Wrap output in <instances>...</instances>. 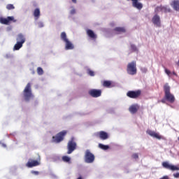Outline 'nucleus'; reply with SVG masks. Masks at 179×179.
Masks as SVG:
<instances>
[{
  "label": "nucleus",
  "instance_id": "nucleus-39",
  "mask_svg": "<svg viewBox=\"0 0 179 179\" xmlns=\"http://www.w3.org/2000/svg\"><path fill=\"white\" fill-rule=\"evenodd\" d=\"M133 159H138L139 156L138 154L135 153L132 155Z\"/></svg>",
  "mask_w": 179,
  "mask_h": 179
},
{
  "label": "nucleus",
  "instance_id": "nucleus-28",
  "mask_svg": "<svg viewBox=\"0 0 179 179\" xmlns=\"http://www.w3.org/2000/svg\"><path fill=\"white\" fill-rule=\"evenodd\" d=\"M62 159L65 163H69V162H71V157L68 156H63Z\"/></svg>",
  "mask_w": 179,
  "mask_h": 179
},
{
  "label": "nucleus",
  "instance_id": "nucleus-30",
  "mask_svg": "<svg viewBox=\"0 0 179 179\" xmlns=\"http://www.w3.org/2000/svg\"><path fill=\"white\" fill-rule=\"evenodd\" d=\"M6 9H8V10H12V9H15V6H13V4H8Z\"/></svg>",
  "mask_w": 179,
  "mask_h": 179
},
{
  "label": "nucleus",
  "instance_id": "nucleus-25",
  "mask_svg": "<svg viewBox=\"0 0 179 179\" xmlns=\"http://www.w3.org/2000/svg\"><path fill=\"white\" fill-rule=\"evenodd\" d=\"M98 147L99 148V149H101L102 150H108V149H110V146L101 143H99L98 145Z\"/></svg>",
  "mask_w": 179,
  "mask_h": 179
},
{
  "label": "nucleus",
  "instance_id": "nucleus-23",
  "mask_svg": "<svg viewBox=\"0 0 179 179\" xmlns=\"http://www.w3.org/2000/svg\"><path fill=\"white\" fill-rule=\"evenodd\" d=\"M164 71H165V73H166V75L171 78V75H174V76H177V73L174 71H173L171 73V71H170V70L167 69L166 68H164Z\"/></svg>",
  "mask_w": 179,
  "mask_h": 179
},
{
  "label": "nucleus",
  "instance_id": "nucleus-43",
  "mask_svg": "<svg viewBox=\"0 0 179 179\" xmlns=\"http://www.w3.org/2000/svg\"><path fill=\"white\" fill-rule=\"evenodd\" d=\"M114 86H115V83H113V87H114Z\"/></svg>",
  "mask_w": 179,
  "mask_h": 179
},
{
  "label": "nucleus",
  "instance_id": "nucleus-12",
  "mask_svg": "<svg viewBox=\"0 0 179 179\" xmlns=\"http://www.w3.org/2000/svg\"><path fill=\"white\" fill-rule=\"evenodd\" d=\"M96 136H98L99 139H101V141H106V139H108V134L104 131L97 132Z\"/></svg>",
  "mask_w": 179,
  "mask_h": 179
},
{
  "label": "nucleus",
  "instance_id": "nucleus-27",
  "mask_svg": "<svg viewBox=\"0 0 179 179\" xmlns=\"http://www.w3.org/2000/svg\"><path fill=\"white\" fill-rule=\"evenodd\" d=\"M60 37H61V39L64 41V43L66 41H68L69 40L68 38L66 37V33L65 32H62Z\"/></svg>",
  "mask_w": 179,
  "mask_h": 179
},
{
  "label": "nucleus",
  "instance_id": "nucleus-16",
  "mask_svg": "<svg viewBox=\"0 0 179 179\" xmlns=\"http://www.w3.org/2000/svg\"><path fill=\"white\" fill-rule=\"evenodd\" d=\"M171 6L173 8V10H176V12H179V0H173Z\"/></svg>",
  "mask_w": 179,
  "mask_h": 179
},
{
  "label": "nucleus",
  "instance_id": "nucleus-13",
  "mask_svg": "<svg viewBox=\"0 0 179 179\" xmlns=\"http://www.w3.org/2000/svg\"><path fill=\"white\" fill-rule=\"evenodd\" d=\"M139 1L141 0H132L133 8L138 9V10H142V8H143V4L139 2Z\"/></svg>",
  "mask_w": 179,
  "mask_h": 179
},
{
  "label": "nucleus",
  "instance_id": "nucleus-5",
  "mask_svg": "<svg viewBox=\"0 0 179 179\" xmlns=\"http://www.w3.org/2000/svg\"><path fill=\"white\" fill-rule=\"evenodd\" d=\"M96 159V157L90 150H86L85 156H84V160L85 163L87 164H92L94 162V160Z\"/></svg>",
  "mask_w": 179,
  "mask_h": 179
},
{
  "label": "nucleus",
  "instance_id": "nucleus-17",
  "mask_svg": "<svg viewBox=\"0 0 179 179\" xmlns=\"http://www.w3.org/2000/svg\"><path fill=\"white\" fill-rule=\"evenodd\" d=\"M87 35L90 38H92V40H96L97 38V35L94 34V31L92 29H87Z\"/></svg>",
  "mask_w": 179,
  "mask_h": 179
},
{
  "label": "nucleus",
  "instance_id": "nucleus-34",
  "mask_svg": "<svg viewBox=\"0 0 179 179\" xmlns=\"http://www.w3.org/2000/svg\"><path fill=\"white\" fill-rule=\"evenodd\" d=\"M160 10H163V7L162 6H158L155 9V12H160Z\"/></svg>",
  "mask_w": 179,
  "mask_h": 179
},
{
  "label": "nucleus",
  "instance_id": "nucleus-26",
  "mask_svg": "<svg viewBox=\"0 0 179 179\" xmlns=\"http://www.w3.org/2000/svg\"><path fill=\"white\" fill-rule=\"evenodd\" d=\"M102 86H103V87H110V86H111V81H108V80L103 81Z\"/></svg>",
  "mask_w": 179,
  "mask_h": 179
},
{
  "label": "nucleus",
  "instance_id": "nucleus-36",
  "mask_svg": "<svg viewBox=\"0 0 179 179\" xmlns=\"http://www.w3.org/2000/svg\"><path fill=\"white\" fill-rule=\"evenodd\" d=\"M38 27L39 28L44 27V24L41 22H38Z\"/></svg>",
  "mask_w": 179,
  "mask_h": 179
},
{
  "label": "nucleus",
  "instance_id": "nucleus-14",
  "mask_svg": "<svg viewBox=\"0 0 179 179\" xmlns=\"http://www.w3.org/2000/svg\"><path fill=\"white\" fill-rule=\"evenodd\" d=\"M152 23L156 26V27H160L161 22H160V17L156 14L152 17Z\"/></svg>",
  "mask_w": 179,
  "mask_h": 179
},
{
  "label": "nucleus",
  "instance_id": "nucleus-42",
  "mask_svg": "<svg viewBox=\"0 0 179 179\" xmlns=\"http://www.w3.org/2000/svg\"><path fill=\"white\" fill-rule=\"evenodd\" d=\"M71 1L73 2V3H76L78 2V0H71Z\"/></svg>",
  "mask_w": 179,
  "mask_h": 179
},
{
  "label": "nucleus",
  "instance_id": "nucleus-41",
  "mask_svg": "<svg viewBox=\"0 0 179 179\" xmlns=\"http://www.w3.org/2000/svg\"><path fill=\"white\" fill-rule=\"evenodd\" d=\"M159 179H169V176H163L162 178H160Z\"/></svg>",
  "mask_w": 179,
  "mask_h": 179
},
{
  "label": "nucleus",
  "instance_id": "nucleus-22",
  "mask_svg": "<svg viewBox=\"0 0 179 179\" xmlns=\"http://www.w3.org/2000/svg\"><path fill=\"white\" fill-rule=\"evenodd\" d=\"M114 31L117 33V34H121V33H125V28L124 27H116L114 29Z\"/></svg>",
  "mask_w": 179,
  "mask_h": 179
},
{
  "label": "nucleus",
  "instance_id": "nucleus-15",
  "mask_svg": "<svg viewBox=\"0 0 179 179\" xmlns=\"http://www.w3.org/2000/svg\"><path fill=\"white\" fill-rule=\"evenodd\" d=\"M138 110H139V106L138 104H133L129 108V111L131 114H136Z\"/></svg>",
  "mask_w": 179,
  "mask_h": 179
},
{
  "label": "nucleus",
  "instance_id": "nucleus-7",
  "mask_svg": "<svg viewBox=\"0 0 179 179\" xmlns=\"http://www.w3.org/2000/svg\"><path fill=\"white\" fill-rule=\"evenodd\" d=\"M162 164V167L166 170H170L171 171H179V166L178 165H173L172 164H170L169 162H164Z\"/></svg>",
  "mask_w": 179,
  "mask_h": 179
},
{
  "label": "nucleus",
  "instance_id": "nucleus-29",
  "mask_svg": "<svg viewBox=\"0 0 179 179\" xmlns=\"http://www.w3.org/2000/svg\"><path fill=\"white\" fill-rule=\"evenodd\" d=\"M37 73H38V75H43V73H44V71L43 70V69L41 67L37 68Z\"/></svg>",
  "mask_w": 179,
  "mask_h": 179
},
{
  "label": "nucleus",
  "instance_id": "nucleus-35",
  "mask_svg": "<svg viewBox=\"0 0 179 179\" xmlns=\"http://www.w3.org/2000/svg\"><path fill=\"white\" fill-rule=\"evenodd\" d=\"M31 174H34V176H38L40 174V172L37 171H31Z\"/></svg>",
  "mask_w": 179,
  "mask_h": 179
},
{
  "label": "nucleus",
  "instance_id": "nucleus-3",
  "mask_svg": "<svg viewBox=\"0 0 179 179\" xmlns=\"http://www.w3.org/2000/svg\"><path fill=\"white\" fill-rule=\"evenodd\" d=\"M77 146L78 145L76 144L75 138L72 137L67 143V155H71V153L76 150Z\"/></svg>",
  "mask_w": 179,
  "mask_h": 179
},
{
  "label": "nucleus",
  "instance_id": "nucleus-21",
  "mask_svg": "<svg viewBox=\"0 0 179 179\" xmlns=\"http://www.w3.org/2000/svg\"><path fill=\"white\" fill-rule=\"evenodd\" d=\"M34 16L35 17V20H38L41 16L40 8H36L34 10Z\"/></svg>",
  "mask_w": 179,
  "mask_h": 179
},
{
  "label": "nucleus",
  "instance_id": "nucleus-19",
  "mask_svg": "<svg viewBox=\"0 0 179 179\" xmlns=\"http://www.w3.org/2000/svg\"><path fill=\"white\" fill-rule=\"evenodd\" d=\"M16 40L17 42L22 43V44H24L26 42V38H24V36L22 34H18Z\"/></svg>",
  "mask_w": 179,
  "mask_h": 179
},
{
  "label": "nucleus",
  "instance_id": "nucleus-44",
  "mask_svg": "<svg viewBox=\"0 0 179 179\" xmlns=\"http://www.w3.org/2000/svg\"><path fill=\"white\" fill-rule=\"evenodd\" d=\"M127 1H131V0H127Z\"/></svg>",
  "mask_w": 179,
  "mask_h": 179
},
{
  "label": "nucleus",
  "instance_id": "nucleus-1",
  "mask_svg": "<svg viewBox=\"0 0 179 179\" xmlns=\"http://www.w3.org/2000/svg\"><path fill=\"white\" fill-rule=\"evenodd\" d=\"M23 96L25 101H30L31 99H34V95L31 92V84L29 83L23 90Z\"/></svg>",
  "mask_w": 179,
  "mask_h": 179
},
{
  "label": "nucleus",
  "instance_id": "nucleus-31",
  "mask_svg": "<svg viewBox=\"0 0 179 179\" xmlns=\"http://www.w3.org/2000/svg\"><path fill=\"white\" fill-rule=\"evenodd\" d=\"M87 73H88V75H90V76H94V71H93L90 69L87 70Z\"/></svg>",
  "mask_w": 179,
  "mask_h": 179
},
{
  "label": "nucleus",
  "instance_id": "nucleus-4",
  "mask_svg": "<svg viewBox=\"0 0 179 179\" xmlns=\"http://www.w3.org/2000/svg\"><path fill=\"white\" fill-rule=\"evenodd\" d=\"M66 134H68V131L66 130L59 132L56 136H52V142L55 143H59L60 142H62Z\"/></svg>",
  "mask_w": 179,
  "mask_h": 179
},
{
  "label": "nucleus",
  "instance_id": "nucleus-40",
  "mask_svg": "<svg viewBox=\"0 0 179 179\" xmlns=\"http://www.w3.org/2000/svg\"><path fill=\"white\" fill-rule=\"evenodd\" d=\"M166 100H167V99H166V96H164V99H162L161 100V101H162V103H165Z\"/></svg>",
  "mask_w": 179,
  "mask_h": 179
},
{
  "label": "nucleus",
  "instance_id": "nucleus-18",
  "mask_svg": "<svg viewBox=\"0 0 179 179\" xmlns=\"http://www.w3.org/2000/svg\"><path fill=\"white\" fill-rule=\"evenodd\" d=\"M147 134H148V135H150V136H152V138H156L157 139H162V136H160L159 135V134H157L153 131L148 130Z\"/></svg>",
  "mask_w": 179,
  "mask_h": 179
},
{
  "label": "nucleus",
  "instance_id": "nucleus-11",
  "mask_svg": "<svg viewBox=\"0 0 179 179\" xmlns=\"http://www.w3.org/2000/svg\"><path fill=\"white\" fill-rule=\"evenodd\" d=\"M27 167L31 169V167H36L40 166V162L34 159H29L28 162L26 164Z\"/></svg>",
  "mask_w": 179,
  "mask_h": 179
},
{
  "label": "nucleus",
  "instance_id": "nucleus-9",
  "mask_svg": "<svg viewBox=\"0 0 179 179\" xmlns=\"http://www.w3.org/2000/svg\"><path fill=\"white\" fill-rule=\"evenodd\" d=\"M127 97L130 99H138V96H141V90L137 91H129L127 93Z\"/></svg>",
  "mask_w": 179,
  "mask_h": 179
},
{
  "label": "nucleus",
  "instance_id": "nucleus-38",
  "mask_svg": "<svg viewBox=\"0 0 179 179\" xmlns=\"http://www.w3.org/2000/svg\"><path fill=\"white\" fill-rule=\"evenodd\" d=\"M71 15H75L76 13V10H75V8L72 9L70 11Z\"/></svg>",
  "mask_w": 179,
  "mask_h": 179
},
{
  "label": "nucleus",
  "instance_id": "nucleus-6",
  "mask_svg": "<svg viewBox=\"0 0 179 179\" xmlns=\"http://www.w3.org/2000/svg\"><path fill=\"white\" fill-rule=\"evenodd\" d=\"M127 72L128 75H136V62L133 61L127 64Z\"/></svg>",
  "mask_w": 179,
  "mask_h": 179
},
{
  "label": "nucleus",
  "instance_id": "nucleus-32",
  "mask_svg": "<svg viewBox=\"0 0 179 179\" xmlns=\"http://www.w3.org/2000/svg\"><path fill=\"white\" fill-rule=\"evenodd\" d=\"M131 49L132 50V51H138V48H136V46L134 44L131 45Z\"/></svg>",
  "mask_w": 179,
  "mask_h": 179
},
{
  "label": "nucleus",
  "instance_id": "nucleus-8",
  "mask_svg": "<svg viewBox=\"0 0 179 179\" xmlns=\"http://www.w3.org/2000/svg\"><path fill=\"white\" fill-rule=\"evenodd\" d=\"M10 22H13V23H16V20H15V17L10 16L7 17V18L5 17H0V23L1 24H9Z\"/></svg>",
  "mask_w": 179,
  "mask_h": 179
},
{
  "label": "nucleus",
  "instance_id": "nucleus-33",
  "mask_svg": "<svg viewBox=\"0 0 179 179\" xmlns=\"http://www.w3.org/2000/svg\"><path fill=\"white\" fill-rule=\"evenodd\" d=\"M141 71L143 73H146V72H148V69L145 68V67H141Z\"/></svg>",
  "mask_w": 179,
  "mask_h": 179
},
{
  "label": "nucleus",
  "instance_id": "nucleus-37",
  "mask_svg": "<svg viewBox=\"0 0 179 179\" xmlns=\"http://www.w3.org/2000/svg\"><path fill=\"white\" fill-rule=\"evenodd\" d=\"M174 178H179V172L173 173Z\"/></svg>",
  "mask_w": 179,
  "mask_h": 179
},
{
  "label": "nucleus",
  "instance_id": "nucleus-10",
  "mask_svg": "<svg viewBox=\"0 0 179 179\" xmlns=\"http://www.w3.org/2000/svg\"><path fill=\"white\" fill-rule=\"evenodd\" d=\"M89 94L91 97H100V96H101V90L92 89L89 91Z\"/></svg>",
  "mask_w": 179,
  "mask_h": 179
},
{
  "label": "nucleus",
  "instance_id": "nucleus-2",
  "mask_svg": "<svg viewBox=\"0 0 179 179\" xmlns=\"http://www.w3.org/2000/svg\"><path fill=\"white\" fill-rule=\"evenodd\" d=\"M164 92L165 93V99H166L167 101L171 103L176 101V97H174V95L170 92V85H169V83H166L164 85Z\"/></svg>",
  "mask_w": 179,
  "mask_h": 179
},
{
  "label": "nucleus",
  "instance_id": "nucleus-20",
  "mask_svg": "<svg viewBox=\"0 0 179 179\" xmlns=\"http://www.w3.org/2000/svg\"><path fill=\"white\" fill-rule=\"evenodd\" d=\"M64 43H66L65 50H73L75 48L73 44L69 40L66 41Z\"/></svg>",
  "mask_w": 179,
  "mask_h": 179
},
{
  "label": "nucleus",
  "instance_id": "nucleus-24",
  "mask_svg": "<svg viewBox=\"0 0 179 179\" xmlns=\"http://www.w3.org/2000/svg\"><path fill=\"white\" fill-rule=\"evenodd\" d=\"M22 47H23V43H22L21 42L17 41V44H15L14 45V50L15 51H17V50H20V48H22Z\"/></svg>",
  "mask_w": 179,
  "mask_h": 179
}]
</instances>
